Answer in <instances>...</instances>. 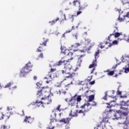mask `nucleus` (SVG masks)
<instances>
[{
    "label": "nucleus",
    "instance_id": "57",
    "mask_svg": "<svg viewBox=\"0 0 129 129\" xmlns=\"http://www.w3.org/2000/svg\"><path fill=\"white\" fill-rule=\"evenodd\" d=\"M120 72H122V71H120V72H119V74H121V73H120Z\"/></svg>",
    "mask_w": 129,
    "mask_h": 129
},
{
    "label": "nucleus",
    "instance_id": "37",
    "mask_svg": "<svg viewBox=\"0 0 129 129\" xmlns=\"http://www.w3.org/2000/svg\"><path fill=\"white\" fill-rule=\"evenodd\" d=\"M43 56H44V54H43V53H41L38 55V58H43Z\"/></svg>",
    "mask_w": 129,
    "mask_h": 129
},
{
    "label": "nucleus",
    "instance_id": "53",
    "mask_svg": "<svg viewBox=\"0 0 129 129\" xmlns=\"http://www.w3.org/2000/svg\"><path fill=\"white\" fill-rule=\"evenodd\" d=\"M76 51H78V49H77V50L74 49V52H76Z\"/></svg>",
    "mask_w": 129,
    "mask_h": 129
},
{
    "label": "nucleus",
    "instance_id": "15",
    "mask_svg": "<svg viewBox=\"0 0 129 129\" xmlns=\"http://www.w3.org/2000/svg\"><path fill=\"white\" fill-rule=\"evenodd\" d=\"M61 107V105H58L56 108H54L53 110H52V112L54 113V115L55 116H56V112H58V111H62V109L60 108Z\"/></svg>",
    "mask_w": 129,
    "mask_h": 129
},
{
    "label": "nucleus",
    "instance_id": "28",
    "mask_svg": "<svg viewBox=\"0 0 129 129\" xmlns=\"http://www.w3.org/2000/svg\"><path fill=\"white\" fill-rule=\"evenodd\" d=\"M57 122V119H56L54 117H51L50 118V124H52V123H54V122Z\"/></svg>",
    "mask_w": 129,
    "mask_h": 129
},
{
    "label": "nucleus",
    "instance_id": "30",
    "mask_svg": "<svg viewBox=\"0 0 129 129\" xmlns=\"http://www.w3.org/2000/svg\"><path fill=\"white\" fill-rule=\"evenodd\" d=\"M121 3L123 5H126V4H128V0H121Z\"/></svg>",
    "mask_w": 129,
    "mask_h": 129
},
{
    "label": "nucleus",
    "instance_id": "51",
    "mask_svg": "<svg viewBox=\"0 0 129 129\" xmlns=\"http://www.w3.org/2000/svg\"><path fill=\"white\" fill-rule=\"evenodd\" d=\"M121 40H123V38H118V41H121Z\"/></svg>",
    "mask_w": 129,
    "mask_h": 129
},
{
    "label": "nucleus",
    "instance_id": "45",
    "mask_svg": "<svg viewBox=\"0 0 129 129\" xmlns=\"http://www.w3.org/2000/svg\"><path fill=\"white\" fill-rule=\"evenodd\" d=\"M127 17V18H129V12H128L127 14L124 16V17Z\"/></svg>",
    "mask_w": 129,
    "mask_h": 129
},
{
    "label": "nucleus",
    "instance_id": "33",
    "mask_svg": "<svg viewBox=\"0 0 129 129\" xmlns=\"http://www.w3.org/2000/svg\"><path fill=\"white\" fill-rule=\"evenodd\" d=\"M12 85V83H9L8 84H7L6 85H5V86L4 87L5 88H9V87H11V86Z\"/></svg>",
    "mask_w": 129,
    "mask_h": 129
},
{
    "label": "nucleus",
    "instance_id": "25",
    "mask_svg": "<svg viewBox=\"0 0 129 129\" xmlns=\"http://www.w3.org/2000/svg\"><path fill=\"white\" fill-rule=\"evenodd\" d=\"M123 129H129V123H124L123 124Z\"/></svg>",
    "mask_w": 129,
    "mask_h": 129
},
{
    "label": "nucleus",
    "instance_id": "17",
    "mask_svg": "<svg viewBox=\"0 0 129 129\" xmlns=\"http://www.w3.org/2000/svg\"><path fill=\"white\" fill-rule=\"evenodd\" d=\"M81 45H82V43H76L74 44H73L71 47L72 48V49H75L76 48H77V47H80V46H81Z\"/></svg>",
    "mask_w": 129,
    "mask_h": 129
},
{
    "label": "nucleus",
    "instance_id": "18",
    "mask_svg": "<svg viewBox=\"0 0 129 129\" xmlns=\"http://www.w3.org/2000/svg\"><path fill=\"white\" fill-rule=\"evenodd\" d=\"M94 97H95V95L94 94L89 96L87 98L88 99V102H91V101L94 100Z\"/></svg>",
    "mask_w": 129,
    "mask_h": 129
},
{
    "label": "nucleus",
    "instance_id": "63",
    "mask_svg": "<svg viewBox=\"0 0 129 129\" xmlns=\"http://www.w3.org/2000/svg\"><path fill=\"white\" fill-rule=\"evenodd\" d=\"M109 112L111 111V110H109Z\"/></svg>",
    "mask_w": 129,
    "mask_h": 129
},
{
    "label": "nucleus",
    "instance_id": "52",
    "mask_svg": "<svg viewBox=\"0 0 129 129\" xmlns=\"http://www.w3.org/2000/svg\"><path fill=\"white\" fill-rule=\"evenodd\" d=\"M62 115V113H60L59 114V116H60V117H61V115Z\"/></svg>",
    "mask_w": 129,
    "mask_h": 129
},
{
    "label": "nucleus",
    "instance_id": "9",
    "mask_svg": "<svg viewBox=\"0 0 129 129\" xmlns=\"http://www.w3.org/2000/svg\"><path fill=\"white\" fill-rule=\"evenodd\" d=\"M49 41V39H45L43 42L40 43V45L38 48L36 49V52H41L43 51V47L47 46V42Z\"/></svg>",
    "mask_w": 129,
    "mask_h": 129
},
{
    "label": "nucleus",
    "instance_id": "39",
    "mask_svg": "<svg viewBox=\"0 0 129 129\" xmlns=\"http://www.w3.org/2000/svg\"><path fill=\"white\" fill-rule=\"evenodd\" d=\"M82 11H79L77 12V16H79V15H80V14H82Z\"/></svg>",
    "mask_w": 129,
    "mask_h": 129
},
{
    "label": "nucleus",
    "instance_id": "55",
    "mask_svg": "<svg viewBox=\"0 0 129 129\" xmlns=\"http://www.w3.org/2000/svg\"><path fill=\"white\" fill-rule=\"evenodd\" d=\"M62 93H64V94H66V92H65V91H62Z\"/></svg>",
    "mask_w": 129,
    "mask_h": 129
},
{
    "label": "nucleus",
    "instance_id": "19",
    "mask_svg": "<svg viewBox=\"0 0 129 129\" xmlns=\"http://www.w3.org/2000/svg\"><path fill=\"white\" fill-rule=\"evenodd\" d=\"M43 104H44L42 101H38V100L36 101L35 105L36 106H38V107L40 106H43Z\"/></svg>",
    "mask_w": 129,
    "mask_h": 129
},
{
    "label": "nucleus",
    "instance_id": "11",
    "mask_svg": "<svg viewBox=\"0 0 129 129\" xmlns=\"http://www.w3.org/2000/svg\"><path fill=\"white\" fill-rule=\"evenodd\" d=\"M24 122H28V123H32L34 121V118L29 116H26L24 120Z\"/></svg>",
    "mask_w": 129,
    "mask_h": 129
},
{
    "label": "nucleus",
    "instance_id": "44",
    "mask_svg": "<svg viewBox=\"0 0 129 129\" xmlns=\"http://www.w3.org/2000/svg\"><path fill=\"white\" fill-rule=\"evenodd\" d=\"M103 99L104 100H106V99H107V96H106V95L103 97Z\"/></svg>",
    "mask_w": 129,
    "mask_h": 129
},
{
    "label": "nucleus",
    "instance_id": "5",
    "mask_svg": "<svg viewBox=\"0 0 129 129\" xmlns=\"http://www.w3.org/2000/svg\"><path fill=\"white\" fill-rule=\"evenodd\" d=\"M98 55H99V50H97V51L96 52L95 54V59H93V61L92 62V64H90V66H89V68L90 69H92V70H91V74H93V73L95 71V69L97 67V58L99 57Z\"/></svg>",
    "mask_w": 129,
    "mask_h": 129
},
{
    "label": "nucleus",
    "instance_id": "48",
    "mask_svg": "<svg viewBox=\"0 0 129 129\" xmlns=\"http://www.w3.org/2000/svg\"><path fill=\"white\" fill-rule=\"evenodd\" d=\"M37 79V76H34L33 77V79H34V80H36Z\"/></svg>",
    "mask_w": 129,
    "mask_h": 129
},
{
    "label": "nucleus",
    "instance_id": "49",
    "mask_svg": "<svg viewBox=\"0 0 129 129\" xmlns=\"http://www.w3.org/2000/svg\"><path fill=\"white\" fill-rule=\"evenodd\" d=\"M0 119H4V114H2V116H1V117L0 118Z\"/></svg>",
    "mask_w": 129,
    "mask_h": 129
},
{
    "label": "nucleus",
    "instance_id": "16",
    "mask_svg": "<svg viewBox=\"0 0 129 129\" xmlns=\"http://www.w3.org/2000/svg\"><path fill=\"white\" fill-rule=\"evenodd\" d=\"M73 4L74 6H76L77 5L76 4H78L79 5V11H82V10H83V8L81 7V6L80 5V2L77 0H75L73 2Z\"/></svg>",
    "mask_w": 129,
    "mask_h": 129
},
{
    "label": "nucleus",
    "instance_id": "22",
    "mask_svg": "<svg viewBox=\"0 0 129 129\" xmlns=\"http://www.w3.org/2000/svg\"><path fill=\"white\" fill-rule=\"evenodd\" d=\"M10 128H11V126H10V125H2L0 127V129H10Z\"/></svg>",
    "mask_w": 129,
    "mask_h": 129
},
{
    "label": "nucleus",
    "instance_id": "58",
    "mask_svg": "<svg viewBox=\"0 0 129 129\" xmlns=\"http://www.w3.org/2000/svg\"><path fill=\"white\" fill-rule=\"evenodd\" d=\"M0 89H2V85L0 84Z\"/></svg>",
    "mask_w": 129,
    "mask_h": 129
},
{
    "label": "nucleus",
    "instance_id": "14",
    "mask_svg": "<svg viewBox=\"0 0 129 129\" xmlns=\"http://www.w3.org/2000/svg\"><path fill=\"white\" fill-rule=\"evenodd\" d=\"M56 71V69H51L50 71L48 72V74L47 75L46 77L44 78V79H52V73Z\"/></svg>",
    "mask_w": 129,
    "mask_h": 129
},
{
    "label": "nucleus",
    "instance_id": "46",
    "mask_svg": "<svg viewBox=\"0 0 129 129\" xmlns=\"http://www.w3.org/2000/svg\"><path fill=\"white\" fill-rule=\"evenodd\" d=\"M86 41L87 42V43H90V39H86Z\"/></svg>",
    "mask_w": 129,
    "mask_h": 129
},
{
    "label": "nucleus",
    "instance_id": "7",
    "mask_svg": "<svg viewBox=\"0 0 129 129\" xmlns=\"http://www.w3.org/2000/svg\"><path fill=\"white\" fill-rule=\"evenodd\" d=\"M121 105L123 106H127V108L125 107H121L120 108L123 109V110H124L125 112H122L121 114L122 115H124V116H126L127 115V114L128 113L127 112L129 110V101H127L126 102H125L124 101H122L121 103Z\"/></svg>",
    "mask_w": 129,
    "mask_h": 129
},
{
    "label": "nucleus",
    "instance_id": "8",
    "mask_svg": "<svg viewBox=\"0 0 129 129\" xmlns=\"http://www.w3.org/2000/svg\"><path fill=\"white\" fill-rule=\"evenodd\" d=\"M61 53L66 55V56H72L73 55V52L70 51V50L66 49V47H62V46L60 47Z\"/></svg>",
    "mask_w": 129,
    "mask_h": 129
},
{
    "label": "nucleus",
    "instance_id": "24",
    "mask_svg": "<svg viewBox=\"0 0 129 129\" xmlns=\"http://www.w3.org/2000/svg\"><path fill=\"white\" fill-rule=\"evenodd\" d=\"M72 30H74V26H72V29L70 30H67L62 35V37L64 38L65 37V34H68V33H71V31H72Z\"/></svg>",
    "mask_w": 129,
    "mask_h": 129
},
{
    "label": "nucleus",
    "instance_id": "31",
    "mask_svg": "<svg viewBox=\"0 0 129 129\" xmlns=\"http://www.w3.org/2000/svg\"><path fill=\"white\" fill-rule=\"evenodd\" d=\"M114 36L115 38H118L120 36V33L117 32L116 33H114Z\"/></svg>",
    "mask_w": 129,
    "mask_h": 129
},
{
    "label": "nucleus",
    "instance_id": "41",
    "mask_svg": "<svg viewBox=\"0 0 129 129\" xmlns=\"http://www.w3.org/2000/svg\"><path fill=\"white\" fill-rule=\"evenodd\" d=\"M117 94L119 95H121V92L117 90Z\"/></svg>",
    "mask_w": 129,
    "mask_h": 129
},
{
    "label": "nucleus",
    "instance_id": "42",
    "mask_svg": "<svg viewBox=\"0 0 129 129\" xmlns=\"http://www.w3.org/2000/svg\"><path fill=\"white\" fill-rule=\"evenodd\" d=\"M47 129H54V128H55V126H53L51 127H47Z\"/></svg>",
    "mask_w": 129,
    "mask_h": 129
},
{
    "label": "nucleus",
    "instance_id": "10",
    "mask_svg": "<svg viewBox=\"0 0 129 129\" xmlns=\"http://www.w3.org/2000/svg\"><path fill=\"white\" fill-rule=\"evenodd\" d=\"M70 120H71V118L70 117L63 118L59 120V122L64 123V124H69Z\"/></svg>",
    "mask_w": 129,
    "mask_h": 129
},
{
    "label": "nucleus",
    "instance_id": "32",
    "mask_svg": "<svg viewBox=\"0 0 129 129\" xmlns=\"http://www.w3.org/2000/svg\"><path fill=\"white\" fill-rule=\"evenodd\" d=\"M103 43H100L99 44V46L100 47H101V49H103V48H105V46L104 45H103Z\"/></svg>",
    "mask_w": 129,
    "mask_h": 129
},
{
    "label": "nucleus",
    "instance_id": "6",
    "mask_svg": "<svg viewBox=\"0 0 129 129\" xmlns=\"http://www.w3.org/2000/svg\"><path fill=\"white\" fill-rule=\"evenodd\" d=\"M33 67V64L31 62H28L25 65V66L21 70L20 75L24 77L26 74H28L29 72L32 71L31 69Z\"/></svg>",
    "mask_w": 129,
    "mask_h": 129
},
{
    "label": "nucleus",
    "instance_id": "23",
    "mask_svg": "<svg viewBox=\"0 0 129 129\" xmlns=\"http://www.w3.org/2000/svg\"><path fill=\"white\" fill-rule=\"evenodd\" d=\"M71 85H73V82H71L70 84L64 86L65 89L68 90L69 88H71Z\"/></svg>",
    "mask_w": 129,
    "mask_h": 129
},
{
    "label": "nucleus",
    "instance_id": "13",
    "mask_svg": "<svg viewBox=\"0 0 129 129\" xmlns=\"http://www.w3.org/2000/svg\"><path fill=\"white\" fill-rule=\"evenodd\" d=\"M85 56V54L81 55L80 57L78 58V62H77V66L78 67H80L81 66V63H82V60L84 58V56Z\"/></svg>",
    "mask_w": 129,
    "mask_h": 129
},
{
    "label": "nucleus",
    "instance_id": "3",
    "mask_svg": "<svg viewBox=\"0 0 129 129\" xmlns=\"http://www.w3.org/2000/svg\"><path fill=\"white\" fill-rule=\"evenodd\" d=\"M92 104L90 103H86L84 105L81 106V110H77L76 112L72 113V111L70 114V116L77 117L78 116V114H82V116H85L86 115V112L89 111L91 109L92 106H96L97 104L96 102L93 101Z\"/></svg>",
    "mask_w": 129,
    "mask_h": 129
},
{
    "label": "nucleus",
    "instance_id": "12",
    "mask_svg": "<svg viewBox=\"0 0 129 129\" xmlns=\"http://www.w3.org/2000/svg\"><path fill=\"white\" fill-rule=\"evenodd\" d=\"M117 33V32H116V31L115 30H114L113 31V33L109 35V36L108 37V39H107V41H108L105 42V45H107L108 44H110V45H109L108 47H110V46H111V45H112V44H111V43L110 42H110V37H111V36H114V34H116Z\"/></svg>",
    "mask_w": 129,
    "mask_h": 129
},
{
    "label": "nucleus",
    "instance_id": "34",
    "mask_svg": "<svg viewBox=\"0 0 129 129\" xmlns=\"http://www.w3.org/2000/svg\"><path fill=\"white\" fill-rule=\"evenodd\" d=\"M118 21H119V22L120 23L121 22H124V19L120 18V17H119L118 18Z\"/></svg>",
    "mask_w": 129,
    "mask_h": 129
},
{
    "label": "nucleus",
    "instance_id": "54",
    "mask_svg": "<svg viewBox=\"0 0 129 129\" xmlns=\"http://www.w3.org/2000/svg\"><path fill=\"white\" fill-rule=\"evenodd\" d=\"M114 77L117 78V75H115L114 76Z\"/></svg>",
    "mask_w": 129,
    "mask_h": 129
},
{
    "label": "nucleus",
    "instance_id": "43",
    "mask_svg": "<svg viewBox=\"0 0 129 129\" xmlns=\"http://www.w3.org/2000/svg\"><path fill=\"white\" fill-rule=\"evenodd\" d=\"M118 113H115V117L117 118L118 117V116L117 115H118Z\"/></svg>",
    "mask_w": 129,
    "mask_h": 129
},
{
    "label": "nucleus",
    "instance_id": "35",
    "mask_svg": "<svg viewBox=\"0 0 129 129\" xmlns=\"http://www.w3.org/2000/svg\"><path fill=\"white\" fill-rule=\"evenodd\" d=\"M118 44V41L117 40H114L112 42V45H117Z\"/></svg>",
    "mask_w": 129,
    "mask_h": 129
},
{
    "label": "nucleus",
    "instance_id": "27",
    "mask_svg": "<svg viewBox=\"0 0 129 129\" xmlns=\"http://www.w3.org/2000/svg\"><path fill=\"white\" fill-rule=\"evenodd\" d=\"M90 50V47H87V46H86L84 48V50H81V52L82 53H85V51H89Z\"/></svg>",
    "mask_w": 129,
    "mask_h": 129
},
{
    "label": "nucleus",
    "instance_id": "62",
    "mask_svg": "<svg viewBox=\"0 0 129 129\" xmlns=\"http://www.w3.org/2000/svg\"><path fill=\"white\" fill-rule=\"evenodd\" d=\"M66 101H68L67 99H66Z\"/></svg>",
    "mask_w": 129,
    "mask_h": 129
},
{
    "label": "nucleus",
    "instance_id": "26",
    "mask_svg": "<svg viewBox=\"0 0 129 129\" xmlns=\"http://www.w3.org/2000/svg\"><path fill=\"white\" fill-rule=\"evenodd\" d=\"M106 72H107V75H109L110 76H112V75L114 74V71H110L108 70Z\"/></svg>",
    "mask_w": 129,
    "mask_h": 129
},
{
    "label": "nucleus",
    "instance_id": "64",
    "mask_svg": "<svg viewBox=\"0 0 129 129\" xmlns=\"http://www.w3.org/2000/svg\"><path fill=\"white\" fill-rule=\"evenodd\" d=\"M128 67H129V63L128 64Z\"/></svg>",
    "mask_w": 129,
    "mask_h": 129
},
{
    "label": "nucleus",
    "instance_id": "20",
    "mask_svg": "<svg viewBox=\"0 0 129 129\" xmlns=\"http://www.w3.org/2000/svg\"><path fill=\"white\" fill-rule=\"evenodd\" d=\"M93 92L91 90H88L85 93V96L87 98L89 96L91 95V93Z\"/></svg>",
    "mask_w": 129,
    "mask_h": 129
},
{
    "label": "nucleus",
    "instance_id": "36",
    "mask_svg": "<svg viewBox=\"0 0 129 129\" xmlns=\"http://www.w3.org/2000/svg\"><path fill=\"white\" fill-rule=\"evenodd\" d=\"M129 72V68H125L124 70L125 73H128Z\"/></svg>",
    "mask_w": 129,
    "mask_h": 129
},
{
    "label": "nucleus",
    "instance_id": "1",
    "mask_svg": "<svg viewBox=\"0 0 129 129\" xmlns=\"http://www.w3.org/2000/svg\"><path fill=\"white\" fill-rule=\"evenodd\" d=\"M73 59V57H71V59H69L68 60H60L56 63V66H60L62 64H63V69L61 71L62 74L65 75H68L65 77L63 79V81L65 80H68L69 78H73L76 75V69H74L72 65L70 64V61H71Z\"/></svg>",
    "mask_w": 129,
    "mask_h": 129
},
{
    "label": "nucleus",
    "instance_id": "61",
    "mask_svg": "<svg viewBox=\"0 0 129 129\" xmlns=\"http://www.w3.org/2000/svg\"><path fill=\"white\" fill-rule=\"evenodd\" d=\"M127 42H129V39H127Z\"/></svg>",
    "mask_w": 129,
    "mask_h": 129
},
{
    "label": "nucleus",
    "instance_id": "2",
    "mask_svg": "<svg viewBox=\"0 0 129 129\" xmlns=\"http://www.w3.org/2000/svg\"><path fill=\"white\" fill-rule=\"evenodd\" d=\"M37 97L38 99L43 100L44 104H50L52 102V99L50 96V89L48 87H42L37 93Z\"/></svg>",
    "mask_w": 129,
    "mask_h": 129
},
{
    "label": "nucleus",
    "instance_id": "21",
    "mask_svg": "<svg viewBox=\"0 0 129 129\" xmlns=\"http://www.w3.org/2000/svg\"><path fill=\"white\" fill-rule=\"evenodd\" d=\"M60 19L57 18L55 20H53L52 21H49V24H50V26H53V25H55L56 22H58Z\"/></svg>",
    "mask_w": 129,
    "mask_h": 129
},
{
    "label": "nucleus",
    "instance_id": "50",
    "mask_svg": "<svg viewBox=\"0 0 129 129\" xmlns=\"http://www.w3.org/2000/svg\"><path fill=\"white\" fill-rule=\"evenodd\" d=\"M22 114H21V115H25V113H24V110L22 111Z\"/></svg>",
    "mask_w": 129,
    "mask_h": 129
},
{
    "label": "nucleus",
    "instance_id": "60",
    "mask_svg": "<svg viewBox=\"0 0 129 129\" xmlns=\"http://www.w3.org/2000/svg\"><path fill=\"white\" fill-rule=\"evenodd\" d=\"M46 83H49V81H47Z\"/></svg>",
    "mask_w": 129,
    "mask_h": 129
},
{
    "label": "nucleus",
    "instance_id": "47",
    "mask_svg": "<svg viewBox=\"0 0 129 129\" xmlns=\"http://www.w3.org/2000/svg\"><path fill=\"white\" fill-rule=\"evenodd\" d=\"M61 92H62V91L59 90L58 92L57 93V94L60 95V94H61Z\"/></svg>",
    "mask_w": 129,
    "mask_h": 129
},
{
    "label": "nucleus",
    "instance_id": "29",
    "mask_svg": "<svg viewBox=\"0 0 129 129\" xmlns=\"http://www.w3.org/2000/svg\"><path fill=\"white\" fill-rule=\"evenodd\" d=\"M111 102H112V101L110 102V103H107L106 104H107V107L108 108H111L112 106H114V105L111 104Z\"/></svg>",
    "mask_w": 129,
    "mask_h": 129
},
{
    "label": "nucleus",
    "instance_id": "4",
    "mask_svg": "<svg viewBox=\"0 0 129 129\" xmlns=\"http://www.w3.org/2000/svg\"><path fill=\"white\" fill-rule=\"evenodd\" d=\"M81 96H77V95L76 94L69 101L68 104L69 106H76V105L78 104V102L81 101Z\"/></svg>",
    "mask_w": 129,
    "mask_h": 129
},
{
    "label": "nucleus",
    "instance_id": "40",
    "mask_svg": "<svg viewBox=\"0 0 129 129\" xmlns=\"http://www.w3.org/2000/svg\"><path fill=\"white\" fill-rule=\"evenodd\" d=\"M95 83V81H93L90 83V84H91V85H93V84H94Z\"/></svg>",
    "mask_w": 129,
    "mask_h": 129
},
{
    "label": "nucleus",
    "instance_id": "56",
    "mask_svg": "<svg viewBox=\"0 0 129 129\" xmlns=\"http://www.w3.org/2000/svg\"><path fill=\"white\" fill-rule=\"evenodd\" d=\"M13 88H17V86H15L13 87Z\"/></svg>",
    "mask_w": 129,
    "mask_h": 129
},
{
    "label": "nucleus",
    "instance_id": "59",
    "mask_svg": "<svg viewBox=\"0 0 129 129\" xmlns=\"http://www.w3.org/2000/svg\"><path fill=\"white\" fill-rule=\"evenodd\" d=\"M121 98H123V97L122 96H120Z\"/></svg>",
    "mask_w": 129,
    "mask_h": 129
},
{
    "label": "nucleus",
    "instance_id": "38",
    "mask_svg": "<svg viewBox=\"0 0 129 129\" xmlns=\"http://www.w3.org/2000/svg\"><path fill=\"white\" fill-rule=\"evenodd\" d=\"M73 36L74 37V38H75V39H77V33L73 34Z\"/></svg>",
    "mask_w": 129,
    "mask_h": 129
}]
</instances>
